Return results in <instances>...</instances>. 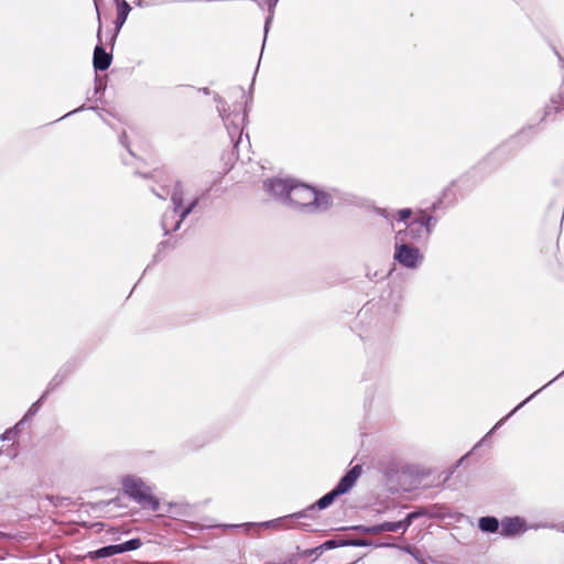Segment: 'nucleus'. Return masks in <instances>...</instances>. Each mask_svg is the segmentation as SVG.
<instances>
[{"label": "nucleus", "instance_id": "27", "mask_svg": "<svg viewBox=\"0 0 564 564\" xmlns=\"http://www.w3.org/2000/svg\"><path fill=\"white\" fill-rule=\"evenodd\" d=\"M412 513H415L416 514V519L420 518V517H423L426 514V511L424 509H419L416 511H413Z\"/></svg>", "mask_w": 564, "mask_h": 564}, {"label": "nucleus", "instance_id": "2", "mask_svg": "<svg viewBox=\"0 0 564 564\" xmlns=\"http://www.w3.org/2000/svg\"><path fill=\"white\" fill-rule=\"evenodd\" d=\"M288 198L284 204L299 207L310 208L311 210H326L332 205L330 195L318 191L305 183L296 182L289 188Z\"/></svg>", "mask_w": 564, "mask_h": 564}, {"label": "nucleus", "instance_id": "21", "mask_svg": "<svg viewBox=\"0 0 564 564\" xmlns=\"http://www.w3.org/2000/svg\"><path fill=\"white\" fill-rule=\"evenodd\" d=\"M141 544L142 543H141L140 539H131V540L126 541L118 545H119L120 553H123V552L137 550L141 546Z\"/></svg>", "mask_w": 564, "mask_h": 564}, {"label": "nucleus", "instance_id": "22", "mask_svg": "<svg viewBox=\"0 0 564 564\" xmlns=\"http://www.w3.org/2000/svg\"><path fill=\"white\" fill-rule=\"evenodd\" d=\"M293 518L297 519L296 517H291V514H290L286 517H282V518H278L274 520L262 522L261 525L265 527V528H280L286 520L293 519Z\"/></svg>", "mask_w": 564, "mask_h": 564}, {"label": "nucleus", "instance_id": "7", "mask_svg": "<svg viewBox=\"0 0 564 564\" xmlns=\"http://www.w3.org/2000/svg\"><path fill=\"white\" fill-rule=\"evenodd\" d=\"M529 529L530 527L524 518L519 516L505 517L501 519L499 534L505 539H513L524 534Z\"/></svg>", "mask_w": 564, "mask_h": 564}, {"label": "nucleus", "instance_id": "18", "mask_svg": "<svg viewBox=\"0 0 564 564\" xmlns=\"http://www.w3.org/2000/svg\"><path fill=\"white\" fill-rule=\"evenodd\" d=\"M415 519H416V514L410 512V513L406 514V517L403 520L394 521L395 522L397 532L398 531L405 532L408 530V528L412 524V522Z\"/></svg>", "mask_w": 564, "mask_h": 564}, {"label": "nucleus", "instance_id": "14", "mask_svg": "<svg viewBox=\"0 0 564 564\" xmlns=\"http://www.w3.org/2000/svg\"><path fill=\"white\" fill-rule=\"evenodd\" d=\"M562 375H564V371L561 372L557 377H555L553 380H551L550 382H547L544 387H542L541 389L536 390L534 393H532L530 397H528L523 402H521L519 405H517L507 416H505L503 419H501L492 429L496 430L498 429L499 426H501L503 424L505 421H507L516 411H518L520 408H522L528 401H530L531 399H533L540 391H542L545 387L550 386L553 381H555L557 378H560Z\"/></svg>", "mask_w": 564, "mask_h": 564}, {"label": "nucleus", "instance_id": "15", "mask_svg": "<svg viewBox=\"0 0 564 564\" xmlns=\"http://www.w3.org/2000/svg\"><path fill=\"white\" fill-rule=\"evenodd\" d=\"M130 10H131V7L129 6V3L127 1L122 0L120 3H118L117 20H116L118 28H121V25L126 22Z\"/></svg>", "mask_w": 564, "mask_h": 564}, {"label": "nucleus", "instance_id": "26", "mask_svg": "<svg viewBox=\"0 0 564 564\" xmlns=\"http://www.w3.org/2000/svg\"><path fill=\"white\" fill-rule=\"evenodd\" d=\"M398 215H399V219L404 221L408 218H410V216L412 215V210L410 208L400 209L398 212Z\"/></svg>", "mask_w": 564, "mask_h": 564}, {"label": "nucleus", "instance_id": "5", "mask_svg": "<svg viewBox=\"0 0 564 564\" xmlns=\"http://www.w3.org/2000/svg\"><path fill=\"white\" fill-rule=\"evenodd\" d=\"M393 259L400 265L415 270L422 264L424 258L419 248L401 239L394 242Z\"/></svg>", "mask_w": 564, "mask_h": 564}, {"label": "nucleus", "instance_id": "24", "mask_svg": "<svg viewBox=\"0 0 564 564\" xmlns=\"http://www.w3.org/2000/svg\"><path fill=\"white\" fill-rule=\"evenodd\" d=\"M339 546H345V539L327 540L321 545V547L324 550H332Z\"/></svg>", "mask_w": 564, "mask_h": 564}, {"label": "nucleus", "instance_id": "29", "mask_svg": "<svg viewBox=\"0 0 564 564\" xmlns=\"http://www.w3.org/2000/svg\"><path fill=\"white\" fill-rule=\"evenodd\" d=\"M223 527L224 528H237L238 525L237 524H224Z\"/></svg>", "mask_w": 564, "mask_h": 564}, {"label": "nucleus", "instance_id": "19", "mask_svg": "<svg viewBox=\"0 0 564 564\" xmlns=\"http://www.w3.org/2000/svg\"><path fill=\"white\" fill-rule=\"evenodd\" d=\"M415 519H416V514L410 512V513L406 514V517L403 520L394 521L395 522L397 532L398 531L405 532L408 530V528L412 524V522Z\"/></svg>", "mask_w": 564, "mask_h": 564}, {"label": "nucleus", "instance_id": "25", "mask_svg": "<svg viewBox=\"0 0 564 564\" xmlns=\"http://www.w3.org/2000/svg\"><path fill=\"white\" fill-rule=\"evenodd\" d=\"M371 542L365 539H345V546H369Z\"/></svg>", "mask_w": 564, "mask_h": 564}, {"label": "nucleus", "instance_id": "20", "mask_svg": "<svg viewBox=\"0 0 564 564\" xmlns=\"http://www.w3.org/2000/svg\"><path fill=\"white\" fill-rule=\"evenodd\" d=\"M455 200V195L452 192V188H447L444 191L442 198L432 205L433 210H436L438 206L446 204L449 205Z\"/></svg>", "mask_w": 564, "mask_h": 564}, {"label": "nucleus", "instance_id": "3", "mask_svg": "<svg viewBox=\"0 0 564 564\" xmlns=\"http://www.w3.org/2000/svg\"><path fill=\"white\" fill-rule=\"evenodd\" d=\"M360 474L361 467L359 465L354 466L349 471L346 473L345 476L340 478L335 488L319 498L315 505H312L302 511L295 512L291 514V517H296L297 519L307 518L316 508L319 510L326 509L334 502L337 497L347 494L355 486Z\"/></svg>", "mask_w": 564, "mask_h": 564}, {"label": "nucleus", "instance_id": "30", "mask_svg": "<svg viewBox=\"0 0 564 564\" xmlns=\"http://www.w3.org/2000/svg\"><path fill=\"white\" fill-rule=\"evenodd\" d=\"M8 434H9V432H6V433L2 435V440H8Z\"/></svg>", "mask_w": 564, "mask_h": 564}, {"label": "nucleus", "instance_id": "8", "mask_svg": "<svg viewBox=\"0 0 564 564\" xmlns=\"http://www.w3.org/2000/svg\"><path fill=\"white\" fill-rule=\"evenodd\" d=\"M429 238V230L417 218L411 221L404 230H399L394 240H404L408 243L417 242Z\"/></svg>", "mask_w": 564, "mask_h": 564}, {"label": "nucleus", "instance_id": "10", "mask_svg": "<svg viewBox=\"0 0 564 564\" xmlns=\"http://www.w3.org/2000/svg\"><path fill=\"white\" fill-rule=\"evenodd\" d=\"M111 61V54L107 53L101 45L95 47L93 64L96 70H106L110 66Z\"/></svg>", "mask_w": 564, "mask_h": 564}, {"label": "nucleus", "instance_id": "28", "mask_svg": "<svg viewBox=\"0 0 564 564\" xmlns=\"http://www.w3.org/2000/svg\"><path fill=\"white\" fill-rule=\"evenodd\" d=\"M380 215H382L386 218H389V216H390L386 209L381 210Z\"/></svg>", "mask_w": 564, "mask_h": 564}, {"label": "nucleus", "instance_id": "11", "mask_svg": "<svg viewBox=\"0 0 564 564\" xmlns=\"http://www.w3.org/2000/svg\"><path fill=\"white\" fill-rule=\"evenodd\" d=\"M478 528L486 533H496L501 529V521L492 516L481 517L478 520Z\"/></svg>", "mask_w": 564, "mask_h": 564}, {"label": "nucleus", "instance_id": "9", "mask_svg": "<svg viewBox=\"0 0 564 564\" xmlns=\"http://www.w3.org/2000/svg\"><path fill=\"white\" fill-rule=\"evenodd\" d=\"M121 142L133 156H140L149 149V142L138 132H132L131 135L122 133Z\"/></svg>", "mask_w": 564, "mask_h": 564}, {"label": "nucleus", "instance_id": "23", "mask_svg": "<svg viewBox=\"0 0 564 564\" xmlns=\"http://www.w3.org/2000/svg\"><path fill=\"white\" fill-rule=\"evenodd\" d=\"M47 395L48 391H44L41 398L30 406L25 416L34 415L39 411L42 402L47 398Z\"/></svg>", "mask_w": 564, "mask_h": 564}, {"label": "nucleus", "instance_id": "1", "mask_svg": "<svg viewBox=\"0 0 564 564\" xmlns=\"http://www.w3.org/2000/svg\"><path fill=\"white\" fill-rule=\"evenodd\" d=\"M151 189L161 199L171 196L174 205L173 209L166 210L162 216L161 225L165 235L180 229L183 220L193 212L200 198L176 178H156Z\"/></svg>", "mask_w": 564, "mask_h": 564}, {"label": "nucleus", "instance_id": "12", "mask_svg": "<svg viewBox=\"0 0 564 564\" xmlns=\"http://www.w3.org/2000/svg\"><path fill=\"white\" fill-rule=\"evenodd\" d=\"M72 372V367L68 365L63 366L56 375L52 378V380L48 382L47 388L45 391L52 392L56 390L69 376Z\"/></svg>", "mask_w": 564, "mask_h": 564}, {"label": "nucleus", "instance_id": "6", "mask_svg": "<svg viewBox=\"0 0 564 564\" xmlns=\"http://www.w3.org/2000/svg\"><path fill=\"white\" fill-rule=\"evenodd\" d=\"M294 181L295 178H267L263 188L272 198L284 204Z\"/></svg>", "mask_w": 564, "mask_h": 564}, {"label": "nucleus", "instance_id": "4", "mask_svg": "<svg viewBox=\"0 0 564 564\" xmlns=\"http://www.w3.org/2000/svg\"><path fill=\"white\" fill-rule=\"evenodd\" d=\"M122 489L126 495L143 508H149L152 511L159 510V500L152 495L151 488L141 478L135 476L123 478Z\"/></svg>", "mask_w": 564, "mask_h": 564}, {"label": "nucleus", "instance_id": "13", "mask_svg": "<svg viewBox=\"0 0 564 564\" xmlns=\"http://www.w3.org/2000/svg\"><path fill=\"white\" fill-rule=\"evenodd\" d=\"M364 533L368 534H379L381 532H397L395 522H383L376 525L370 527H360L359 528Z\"/></svg>", "mask_w": 564, "mask_h": 564}, {"label": "nucleus", "instance_id": "17", "mask_svg": "<svg viewBox=\"0 0 564 564\" xmlns=\"http://www.w3.org/2000/svg\"><path fill=\"white\" fill-rule=\"evenodd\" d=\"M115 554H120L118 544L104 546L94 552V555L97 558L108 557Z\"/></svg>", "mask_w": 564, "mask_h": 564}, {"label": "nucleus", "instance_id": "16", "mask_svg": "<svg viewBox=\"0 0 564 564\" xmlns=\"http://www.w3.org/2000/svg\"><path fill=\"white\" fill-rule=\"evenodd\" d=\"M416 218H417L419 221L423 223L424 227H426V229L429 230V236H430L432 230H433V228L436 225L437 219L434 216L427 214L424 210H421L419 213V215L416 216Z\"/></svg>", "mask_w": 564, "mask_h": 564}]
</instances>
